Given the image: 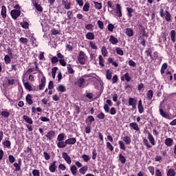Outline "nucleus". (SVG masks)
I'll return each mask as SVG.
<instances>
[{"instance_id": "61", "label": "nucleus", "mask_w": 176, "mask_h": 176, "mask_svg": "<svg viewBox=\"0 0 176 176\" xmlns=\"http://www.w3.org/2000/svg\"><path fill=\"white\" fill-rule=\"evenodd\" d=\"M148 171L151 174V175H155V167L148 166Z\"/></svg>"}, {"instance_id": "54", "label": "nucleus", "mask_w": 176, "mask_h": 176, "mask_svg": "<svg viewBox=\"0 0 176 176\" xmlns=\"http://www.w3.org/2000/svg\"><path fill=\"white\" fill-rule=\"evenodd\" d=\"M85 28L88 31H93V30H94V26L92 24H87L85 25Z\"/></svg>"}, {"instance_id": "62", "label": "nucleus", "mask_w": 176, "mask_h": 176, "mask_svg": "<svg viewBox=\"0 0 176 176\" xmlns=\"http://www.w3.org/2000/svg\"><path fill=\"white\" fill-rule=\"evenodd\" d=\"M82 158L83 159L84 162H87L89 160H90V156L87 155H82Z\"/></svg>"}, {"instance_id": "4", "label": "nucleus", "mask_w": 176, "mask_h": 176, "mask_svg": "<svg viewBox=\"0 0 176 176\" xmlns=\"http://www.w3.org/2000/svg\"><path fill=\"white\" fill-rule=\"evenodd\" d=\"M32 3L38 12H40V13H42V12H43V8H42L41 5L38 3V1L36 0H32Z\"/></svg>"}, {"instance_id": "48", "label": "nucleus", "mask_w": 176, "mask_h": 176, "mask_svg": "<svg viewBox=\"0 0 176 176\" xmlns=\"http://www.w3.org/2000/svg\"><path fill=\"white\" fill-rule=\"evenodd\" d=\"M98 58H99V65H100V67H104L105 65L104 64L105 61L104 60V58H102V56L100 55Z\"/></svg>"}, {"instance_id": "37", "label": "nucleus", "mask_w": 176, "mask_h": 176, "mask_svg": "<svg viewBox=\"0 0 176 176\" xmlns=\"http://www.w3.org/2000/svg\"><path fill=\"white\" fill-rule=\"evenodd\" d=\"M1 116H3V118H8L10 116V113L7 111L6 110H3L1 113Z\"/></svg>"}, {"instance_id": "42", "label": "nucleus", "mask_w": 176, "mask_h": 176, "mask_svg": "<svg viewBox=\"0 0 176 176\" xmlns=\"http://www.w3.org/2000/svg\"><path fill=\"white\" fill-rule=\"evenodd\" d=\"M89 10H90V3H85L82 8L83 12H89Z\"/></svg>"}, {"instance_id": "9", "label": "nucleus", "mask_w": 176, "mask_h": 176, "mask_svg": "<svg viewBox=\"0 0 176 176\" xmlns=\"http://www.w3.org/2000/svg\"><path fill=\"white\" fill-rule=\"evenodd\" d=\"M56 136V131H49L48 133L45 135V137L50 140H52V138H54Z\"/></svg>"}, {"instance_id": "44", "label": "nucleus", "mask_w": 176, "mask_h": 176, "mask_svg": "<svg viewBox=\"0 0 176 176\" xmlns=\"http://www.w3.org/2000/svg\"><path fill=\"white\" fill-rule=\"evenodd\" d=\"M106 78L108 80H111L112 79V72L110 70L106 71Z\"/></svg>"}, {"instance_id": "35", "label": "nucleus", "mask_w": 176, "mask_h": 176, "mask_svg": "<svg viewBox=\"0 0 176 176\" xmlns=\"http://www.w3.org/2000/svg\"><path fill=\"white\" fill-rule=\"evenodd\" d=\"M168 67V65L167 64V63H165L162 65L161 70H160L162 75H163V74H164V72Z\"/></svg>"}, {"instance_id": "53", "label": "nucleus", "mask_w": 176, "mask_h": 176, "mask_svg": "<svg viewBox=\"0 0 176 176\" xmlns=\"http://www.w3.org/2000/svg\"><path fill=\"white\" fill-rule=\"evenodd\" d=\"M29 26H30V24L27 21H23L21 23V27H22V28L26 29V28H28Z\"/></svg>"}, {"instance_id": "63", "label": "nucleus", "mask_w": 176, "mask_h": 176, "mask_svg": "<svg viewBox=\"0 0 176 176\" xmlns=\"http://www.w3.org/2000/svg\"><path fill=\"white\" fill-rule=\"evenodd\" d=\"M124 78L125 80H126V82H130V80H131V78L129 75V73H126L125 74H124Z\"/></svg>"}, {"instance_id": "34", "label": "nucleus", "mask_w": 176, "mask_h": 176, "mask_svg": "<svg viewBox=\"0 0 176 176\" xmlns=\"http://www.w3.org/2000/svg\"><path fill=\"white\" fill-rule=\"evenodd\" d=\"M87 39H89V41H93L94 39V33L93 32H88L86 34Z\"/></svg>"}, {"instance_id": "39", "label": "nucleus", "mask_w": 176, "mask_h": 176, "mask_svg": "<svg viewBox=\"0 0 176 176\" xmlns=\"http://www.w3.org/2000/svg\"><path fill=\"white\" fill-rule=\"evenodd\" d=\"M65 138V133H60L57 137V140L58 142L64 141V139Z\"/></svg>"}, {"instance_id": "38", "label": "nucleus", "mask_w": 176, "mask_h": 176, "mask_svg": "<svg viewBox=\"0 0 176 176\" xmlns=\"http://www.w3.org/2000/svg\"><path fill=\"white\" fill-rule=\"evenodd\" d=\"M67 89H65V86L60 85L58 87L57 91H60V93H65Z\"/></svg>"}, {"instance_id": "49", "label": "nucleus", "mask_w": 176, "mask_h": 176, "mask_svg": "<svg viewBox=\"0 0 176 176\" xmlns=\"http://www.w3.org/2000/svg\"><path fill=\"white\" fill-rule=\"evenodd\" d=\"M102 54L104 56V57H107L108 56V50H107L106 47H102Z\"/></svg>"}, {"instance_id": "47", "label": "nucleus", "mask_w": 176, "mask_h": 176, "mask_svg": "<svg viewBox=\"0 0 176 176\" xmlns=\"http://www.w3.org/2000/svg\"><path fill=\"white\" fill-rule=\"evenodd\" d=\"M116 52L118 56H123L124 54V52L121 50L120 47H116Z\"/></svg>"}, {"instance_id": "26", "label": "nucleus", "mask_w": 176, "mask_h": 176, "mask_svg": "<svg viewBox=\"0 0 176 176\" xmlns=\"http://www.w3.org/2000/svg\"><path fill=\"white\" fill-rule=\"evenodd\" d=\"M87 170H88V167L85 166H82L80 169H79V173L80 174H82V175H85L86 174V173H87Z\"/></svg>"}, {"instance_id": "13", "label": "nucleus", "mask_w": 176, "mask_h": 176, "mask_svg": "<svg viewBox=\"0 0 176 176\" xmlns=\"http://www.w3.org/2000/svg\"><path fill=\"white\" fill-rule=\"evenodd\" d=\"M148 140L149 142L151 144V145H156V141H155V138H153V135L151 134V133L149 132L148 133Z\"/></svg>"}, {"instance_id": "60", "label": "nucleus", "mask_w": 176, "mask_h": 176, "mask_svg": "<svg viewBox=\"0 0 176 176\" xmlns=\"http://www.w3.org/2000/svg\"><path fill=\"white\" fill-rule=\"evenodd\" d=\"M89 45H90L91 49H94V50H97L98 47L96 45V43H94L93 41H90Z\"/></svg>"}, {"instance_id": "10", "label": "nucleus", "mask_w": 176, "mask_h": 176, "mask_svg": "<svg viewBox=\"0 0 176 176\" xmlns=\"http://www.w3.org/2000/svg\"><path fill=\"white\" fill-rule=\"evenodd\" d=\"M56 163L57 162L54 161L50 166L49 170L50 173H56V170H57V165H56Z\"/></svg>"}, {"instance_id": "5", "label": "nucleus", "mask_w": 176, "mask_h": 176, "mask_svg": "<svg viewBox=\"0 0 176 176\" xmlns=\"http://www.w3.org/2000/svg\"><path fill=\"white\" fill-rule=\"evenodd\" d=\"M40 74L42 75V78L41 80V84L39 85V90H43L45 89V86L46 85V78H45V76H43V73L42 72H40Z\"/></svg>"}, {"instance_id": "23", "label": "nucleus", "mask_w": 176, "mask_h": 176, "mask_svg": "<svg viewBox=\"0 0 176 176\" xmlns=\"http://www.w3.org/2000/svg\"><path fill=\"white\" fill-rule=\"evenodd\" d=\"M109 42L111 43L112 45H116V43H119V40L113 35L110 36Z\"/></svg>"}, {"instance_id": "6", "label": "nucleus", "mask_w": 176, "mask_h": 176, "mask_svg": "<svg viewBox=\"0 0 176 176\" xmlns=\"http://www.w3.org/2000/svg\"><path fill=\"white\" fill-rule=\"evenodd\" d=\"M21 14V11L19 10H12L11 11V16L14 20H16Z\"/></svg>"}, {"instance_id": "40", "label": "nucleus", "mask_w": 176, "mask_h": 176, "mask_svg": "<svg viewBox=\"0 0 176 176\" xmlns=\"http://www.w3.org/2000/svg\"><path fill=\"white\" fill-rule=\"evenodd\" d=\"M94 6L96 9L98 10H100V9H102V4L101 3H98L97 1L94 2Z\"/></svg>"}, {"instance_id": "57", "label": "nucleus", "mask_w": 176, "mask_h": 176, "mask_svg": "<svg viewBox=\"0 0 176 176\" xmlns=\"http://www.w3.org/2000/svg\"><path fill=\"white\" fill-rule=\"evenodd\" d=\"M8 160L10 162V163H14V162H16V158H14V156L10 155L8 156Z\"/></svg>"}, {"instance_id": "2", "label": "nucleus", "mask_w": 176, "mask_h": 176, "mask_svg": "<svg viewBox=\"0 0 176 176\" xmlns=\"http://www.w3.org/2000/svg\"><path fill=\"white\" fill-rule=\"evenodd\" d=\"M78 62L80 65H85L87 63V56L83 51H80L77 57Z\"/></svg>"}, {"instance_id": "3", "label": "nucleus", "mask_w": 176, "mask_h": 176, "mask_svg": "<svg viewBox=\"0 0 176 176\" xmlns=\"http://www.w3.org/2000/svg\"><path fill=\"white\" fill-rule=\"evenodd\" d=\"M168 6H166V4L162 3L160 6V16L162 17V19H164V15L168 12Z\"/></svg>"}, {"instance_id": "19", "label": "nucleus", "mask_w": 176, "mask_h": 176, "mask_svg": "<svg viewBox=\"0 0 176 176\" xmlns=\"http://www.w3.org/2000/svg\"><path fill=\"white\" fill-rule=\"evenodd\" d=\"M14 167H15V171H20L21 170V160L19 159L18 163L14 164Z\"/></svg>"}, {"instance_id": "32", "label": "nucleus", "mask_w": 176, "mask_h": 176, "mask_svg": "<svg viewBox=\"0 0 176 176\" xmlns=\"http://www.w3.org/2000/svg\"><path fill=\"white\" fill-rule=\"evenodd\" d=\"M70 170L73 175H76V173H78V168L75 165L71 166Z\"/></svg>"}, {"instance_id": "22", "label": "nucleus", "mask_w": 176, "mask_h": 176, "mask_svg": "<svg viewBox=\"0 0 176 176\" xmlns=\"http://www.w3.org/2000/svg\"><path fill=\"white\" fill-rule=\"evenodd\" d=\"M23 119L25 120V122H26V123H28L29 124H32L34 123L32 118H30L28 116H23Z\"/></svg>"}, {"instance_id": "59", "label": "nucleus", "mask_w": 176, "mask_h": 176, "mask_svg": "<svg viewBox=\"0 0 176 176\" xmlns=\"http://www.w3.org/2000/svg\"><path fill=\"white\" fill-rule=\"evenodd\" d=\"M95 119L93 116H89L87 117L86 122H89V123H93L94 122Z\"/></svg>"}, {"instance_id": "18", "label": "nucleus", "mask_w": 176, "mask_h": 176, "mask_svg": "<svg viewBox=\"0 0 176 176\" xmlns=\"http://www.w3.org/2000/svg\"><path fill=\"white\" fill-rule=\"evenodd\" d=\"M125 34L129 37L133 36L134 31L131 28H126L125 29Z\"/></svg>"}, {"instance_id": "28", "label": "nucleus", "mask_w": 176, "mask_h": 176, "mask_svg": "<svg viewBox=\"0 0 176 176\" xmlns=\"http://www.w3.org/2000/svg\"><path fill=\"white\" fill-rule=\"evenodd\" d=\"M63 6H64L65 9H67V10H69L71 9V2L64 1L62 3Z\"/></svg>"}, {"instance_id": "52", "label": "nucleus", "mask_w": 176, "mask_h": 176, "mask_svg": "<svg viewBox=\"0 0 176 176\" xmlns=\"http://www.w3.org/2000/svg\"><path fill=\"white\" fill-rule=\"evenodd\" d=\"M126 10L128 12V13H127L128 17H129V18L133 17V8H126Z\"/></svg>"}, {"instance_id": "24", "label": "nucleus", "mask_w": 176, "mask_h": 176, "mask_svg": "<svg viewBox=\"0 0 176 176\" xmlns=\"http://www.w3.org/2000/svg\"><path fill=\"white\" fill-rule=\"evenodd\" d=\"M25 100L26 102H28L29 105H32V104L34 103V101H32V96L31 94H28Z\"/></svg>"}, {"instance_id": "16", "label": "nucleus", "mask_w": 176, "mask_h": 176, "mask_svg": "<svg viewBox=\"0 0 176 176\" xmlns=\"http://www.w3.org/2000/svg\"><path fill=\"white\" fill-rule=\"evenodd\" d=\"M138 109L139 113H144V106L142 105V100H141L138 101Z\"/></svg>"}, {"instance_id": "12", "label": "nucleus", "mask_w": 176, "mask_h": 176, "mask_svg": "<svg viewBox=\"0 0 176 176\" xmlns=\"http://www.w3.org/2000/svg\"><path fill=\"white\" fill-rule=\"evenodd\" d=\"M65 144L66 145H74V144H76V138H71L67 139L65 140Z\"/></svg>"}, {"instance_id": "21", "label": "nucleus", "mask_w": 176, "mask_h": 176, "mask_svg": "<svg viewBox=\"0 0 176 176\" xmlns=\"http://www.w3.org/2000/svg\"><path fill=\"white\" fill-rule=\"evenodd\" d=\"M160 113L162 118L165 119H170V115L167 112H165L162 109H160Z\"/></svg>"}, {"instance_id": "58", "label": "nucleus", "mask_w": 176, "mask_h": 176, "mask_svg": "<svg viewBox=\"0 0 176 176\" xmlns=\"http://www.w3.org/2000/svg\"><path fill=\"white\" fill-rule=\"evenodd\" d=\"M20 42L24 45H27L28 43V38L22 37L20 38Z\"/></svg>"}, {"instance_id": "17", "label": "nucleus", "mask_w": 176, "mask_h": 176, "mask_svg": "<svg viewBox=\"0 0 176 176\" xmlns=\"http://www.w3.org/2000/svg\"><path fill=\"white\" fill-rule=\"evenodd\" d=\"M23 83L26 90L29 91H32V86L28 82H25V80H23Z\"/></svg>"}, {"instance_id": "25", "label": "nucleus", "mask_w": 176, "mask_h": 176, "mask_svg": "<svg viewBox=\"0 0 176 176\" xmlns=\"http://www.w3.org/2000/svg\"><path fill=\"white\" fill-rule=\"evenodd\" d=\"M1 16L3 19H6V7L5 6L1 7Z\"/></svg>"}, {"instance_id": "64", "label": "nucleus", "mask_w": 176, "mask_h": 176, "mask_svg": "<svg viewBox=\"0 0 176 176\" xmlns=\"http://www.w3.org/2000/svg\"><path fill=\"white\" fill-rule=\"evenodd\" d=\"M98 25L100 29L104 30V23L101 21H98Z\"/></svg>"}, {"instance_id": "14", "label": "nucleus", "mask_w": 176, "mask_h": 176, "mask_svg": "<svg viewBox=\"0 0 176 176\" xmlns=\"http://www.w3.org/2000/svg\"><path fill=\"white\" fill-rule=\"evenodd\" d=\"M129 127H131V129H133V130H135V131H140V126H138V124H137V122L130 123Z\"/></svg>"}, {"instance_id": "56", "label": "nucleus", "mask_w": 176, "mask_h": 176, "mask_svg": "<svg viewBox=\"0 0 176 176\" xmlns=\"http://www.w3.org/2000/svg\"><path fill=\"white\" fill-rule=\"evenodd\" d=\"M67 15L68 20H72V19L74 17V14L71 10L67 11Z\"/></svg>"}, {"instance_id": "15", "label": "nucleus", "mask_w": 176, "mask_h": 176, "mask_svg": "<svg viewBox=\"0 0 176 176\" xmlns=\"http://www.w3.org/2000/svg\"><path fill=\"white\" fill-rule=\"evenodd\" d=\"M116 13L118 17H122V6H120V4H116Z\"/></svg>"}, {"instance_id": "11", "label": "nucleus", "mask_w": 176, "mask_h": 176, "mask_svg": "<svg viewBox=\"0 0 176 176\" xmlns=\"http://www.w3.org/2000/svg\"><path fill=\"white\" fill-rule=\"evenodd\" d=\"M121 139L125 142L126 145H130V144H131V138H130V136H122Z\"/></svg>"}, {"instance_id": "45", "label": "nucleus", "mask_w": 176, "mask_h": 176, "mask_svg": "<svg viewBox=\"0 0 176 176\" xmlns=\"http://www.w3.org/2000/svg\"><path fill=\"white\" fill-rule=\"evenodd\" d=\"M3 145L4 148H8L9 149L10 148V145H12V143L9 140H6L3 142Z\"/></svg>"}, {"instance_id": "20", "label": "nucleus", "mask_w": 176, "mask_h": 176, "mask_svg": "<svg viewBox=\"0 0 176 176\" xmlns=\"http://www.w3.org/2000/svg\"><path fill=\"white\" fill-rule=\"evenodd\" d=\"M173 144L174 140H173L172 138H168L165 140V145H166V146H173Z\"/></svg>"}, {"instance_id": "7", "label": "nucleus", "mask_w": 176, "mask_h": 176, "mask_svg": "<svg viewBox=\"0 0 176 176\" xmlns=\"http://www.w3.org/2000/svg\"><path fill=\"white\" fill-rule=\"evenodd\" d=\"M129 105L132 107L133 109H135V108H137V100L133 98H130L129 99Z\"/></svg>"}, {"instance_id": "51", "label": "nucleus", "mask_w": 176, "mask_h": 176, "mask_svg": "<svg viewBox=\"0 0 176 176\" xmlns=\"http://www.w3.org/2000/svg\"><path fill=\"white\" fill-rule=\"evenodd\" d=\"M106 146H107V149H109V151H110L111 152H112V151H113V146L112 145V144H111V142H107L106 143Z\"/></svg>"}, {"instance_id": "46", "label": "nucleus", "mask_w": 176, "mask_h": 176, "mask_svg": "<svg viewBox=\"0 0 176 176\" xmlns=\"http://www.w3.org/2000/svg\"><path fill=\"white\" fill-rule=\"evenodd\" d=\"M4 61L6 65H8V64H10V63H12V59L10 58V56L6 55L4 57Z\"/></svg>"}, {"instance_id": "29", "label": "nucleus", "mask_w": 176, "mask_h": 176, "mask_svg": "<svg viewBox=\"0 0 176 176\" xmlns=\"http://www.w3.org/2000/svg\"><path fill=\"white\" fill-rule=\"evenodd\" d=\"M152 98H153V91L150 89L147 91V99L148 100V101H151Z\"/></svg>"}, {"instance_id": "1", "label": "nucleus", "mask_w": 176, "mask_h": 176, "mask_svg": "<svg viewBox=\"0 0 176 176\" xmlns=\"http://www.w3.org/2000/svg\"><path fill=\"white\" fill-rule=\"evenodd\" d=\"M93 74H85L83 76H82L81 78H80L78 81H77V86L78 87H83V85H85V82H89V80H90V78H91V76Z\"/></svg>"}, {"instance_id": "27", "label": "nucleus", "mask_w": 176, "mask_h": 176, "mask_svg": "<svg viewBox=\"0 0 176 176\" xmlns=\"http://www.w3.org/2000/svg\"><path fill=\"white\" fill-rule=\"evenodd\" d=\"M170 38L172 42L175 43L176 41V32L175 30H171L170 31Z\"/></svg>"}, {"instance_id": "41", "label": "nucleus", "mask_w": 176, "mask_h": 176, "mask_svg": "<svg viewBox=\"0 0 176 176\" xmlns=\"http://www.w3.org/2000/svg\"><path fill=\"white\" fill-rule=\"evenodd\" d=\"M57 146L58 148H65V146H67V143H65V141L58 142L57 143Z\"/></svg>"}, {"instance_id": "55", "label": "nucleus", "mask_w": 176, "mask_h": 176, "mask_svg": "<svg viewBox=\"0 0 176 176\" xmlns=\"http://www.w3.org/2000/svg\"><path fill=\"white\" fill-rule=\"evenodd\" d=\"M32 175L33 176H41V172L38 169H34L32 170Z\"/></svg>"}, {"instance_id": "30", "label": "nucleus", "mask_w": 176, "mask_h": 176, "mask_svg": "<svg viewBox=\"0 0 176 176\" xmlns=\"http://www.w3.org/2000/svg\"><path fill=\"white\" fill-rule=\"evenodd\" d=\"M119 157V160L120 162V163H122V164H124V163H126V157H124V155H123V154L120 153L118 155Z\"/></svg>"}, {"instance_id": "8", "label": "nucleus", "mask_w": 176, "mask_h": 176, "mask_svg": "<svg viewBox=\"0 0 176 176\" xmlns=\"http://www.w3.org/2000/svg\"><path fill=\"white\" fill-rule=\"evenodd\" d=\"M62 157L64 159V160H65V162H66V163H67V164H71V163H72L71 157H69V155H68V154L67 153H63Z\"/></svg>"}, {"instance_id": "31", "label": "nucleus", "mask_w": 176, "mask_h": 176, "mask_svg": "<svg viewBox=\"0 0 176 176\" xmlns=\"http://www.w3.org/2000/svg\"><path fill=\"white\" fill-rule=\"evenodd\" d=\"M118 144L120 146V149H122V151H126V144H124V142L120 140L118 141Z\"/></svg>"}, {"instance_id": "50", "label": "nucleus", "mask_w": 176, "mask_h": 176, "mask_svg": "<svg viewBox=\"0 0 176 176\" xmlns=\"http://www.w3.org/2000/svg\"><path fill=\"white\" fill-rule=\"evenodd\" d=\"M57 69H58V68H57V67H53L52 69V76L53 79L56 78V72H57Z\"/></svg>"}, {"instance_id": "33", "label": "nucleus", "mask_w": 176, "mask_h": 176, "mask_svg": "<svg viewBox=\"0 0 176 176\" xmlns=\"http://www.w3.org/2000/svg\"><path fill=\"white\" fill-rule=\"evenodd\" d=\"M176 174L175 173V170H174V168H170L169 170H168L167 171V176H175Z\"/></svg>"}, {"instance_id": "36", "label": "nucleus", "mask_w": 176, "mask_h": 176, "mask_svg": "<svg viewBox=\"0 0 176 176\" xmlns=\"http://www.w3.org/2000/svg\"><path fill=\"white\" fill-rule=\"evenodd\" d=\"M164 19H165L166 21H171V14L168 12L164 14Z\"/></svg>"}, {"instance_id": "43", "label": "nucleus", "mask_w": 176, "mask_h": 176, "mask_svg": "<svg viewBox=\"0 0 176 176\" xmlns=\"http://www.w3.org/2000/svg\"><path fill=\"white\" fill-rule=\"evenodd\" d=\"M143 144L146 147V149H151V148H152V146L151 144H149V142H148L146 139L143 140Z\"/></svg>"}]
</instances>
